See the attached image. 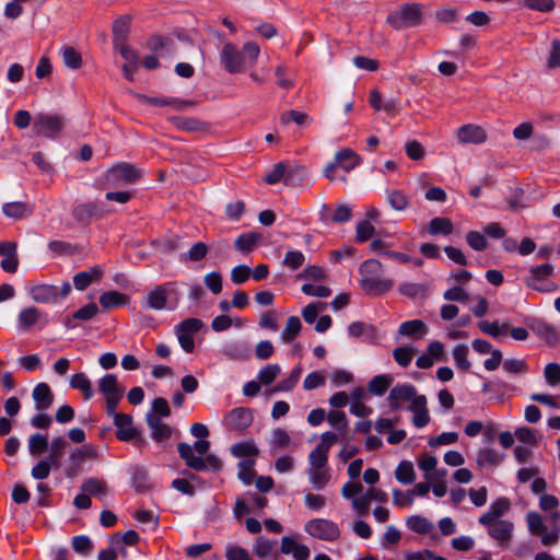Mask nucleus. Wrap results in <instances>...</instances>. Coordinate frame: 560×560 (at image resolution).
<instances>
[{
	"label": "nucleus",
	"instance_id": "obj_1",
	"mask_svg": "<svg viewBox=\"0 0 560 560\" xmlns=\"http://www.w3.org/2000/svg\"><path fill=\"white\" fill-rule=\"evenodd\" d=\"M361 275V288L369 294L380 295L393 287L389 279H381L383 266L376 259L365 260L359 269Z\"/></svg>",
	"mask_w": 560,
	"mask_h": 560
},
{
	"label": "nucleus",
	"instance_id": "obj_2",
	"mask_svg": "<svg viewBox=\"0 0 560 560\" xmlns=\"http://www.w3.org/2000/svg\"><path fill=\"white\" fill-rule=\"evenodd\" d=\"M177 451L185 464L196 471H203L207 469L220 471L223 467L222 460L214 454H207L206 457L192 454V447L188 443H178Z\"/></svg>",
	"mask_w": 560,
	"mask_h": 560
},
{
	"label": "nucleus",
	"instance_id": "obj_3",
	"mask_svg": "<svg viewBox=\"0 0 560 560\" xmlns=\"http://www.w3.org/2000/svg\"><path fill=\"white\" fill-rule=\"evenodd\" d=\"M422 5L419 3H405L387 16V23L395 30L415 27L422 22Z\"/></svg>",
	"mask_w": 560,
	"mask_h": 560
},
{
	"label": "nucleus",
	"instance_id": "obj_4",
	"mask_svg": "<svg viewBox=\"0 0 560 560\" xmlns=\"http://www.w3.org/2000/svg\"><path fill=\"white\" fill-rule=\"evenodd\" d=\"M71 284L63 282L61 288L48 283H37L28 288V295L37 304H56L71 292Z\"/></svg>",
	"mask_w": 560,
	"mask_h": 560
},
{
	"label": "nucleus",
	"instance_id": "obj_5",
	"mask_svg": "<svg viewBox=\"0 0 560 560\" xmlns=\"http://www.w3.org/2000/svg\"><path fill=\"white\" fill-rule=\"evenodd\" d=\"M142 177V172L136 165L120 162L107 170L104 180L106 187H120L133 184Z\"/></svg>",
	"mask_w": 560,
	"mask_h": 560
},
{
	"label": "nucleus",
	"instance_id": "obj_6",
	"mask_svg": "<svg viewBox=\"0 0 560 560\" xmlns=\"http://www.w3.org/2000/svg\"><path fill=\"white\" fill-rule=\"evenodd\" d=\"M66 118L58 114L39 113L33 121V131L38 137L59 138L63 131Z\"/></svg>",
	"mask_w": 560,
	"mask_h": 560
},
{
	"label": "nucleus",
	"instance_id": "obj_7",
	"mask_svg": "<svg viewBox=\"0 0 560 560\" xmlns=\"http://www.w3.org/2000/svg\"><path fill=\"white\" fill-rule=\"evenodd\" d=\"M168 300L174 305L178 303L179 292L176 287V282H166L154 287L147 295V306L151 310H163L167 307Z\"/></svg>",
	"mask_w": 560,
	"mask_h": 560
},
{
	"label": "nucleus",
	"instance_id": "obj_8",
	"mask_svg": "<svg viewBox=\"0 0 560 560\" xmlns=\"http://www.w3.org/2000/svg\"><path fill=\"white\" fill-rule=\"evenodd\" d=\"M553 275L551 264L533 266L529 269V276L525 278V284L538 292H552L557 290V284L550 279Z\"/></svg>",
	"mask_w": 560,
	"mask_h": 560
},
{
	"label": "nucleus",
	"instance_id": "obj_9",
	"mask_svg": "<svg viewBox=\"0 0 560 560\" xmlns=\"http://www.w3.org/2000/svg\"><path fill=\"white\" fill-rule=\"evenodd\" d=\"M308 460L310 468L307 474L310 481L316 489H323L330 479L329 469L327 467L328 455L313 450L310 453Z\"/></svg>",
	"mask_w": 560,
	"mask_h": 560
},
{
	"label": "nucleus",
	"instance_id": "obj_10",
	"mask_svg": "<svg viewBox=\"0 0 560 560\" xmlns=\"http://www.w3.org/2000/svg\"><path fill=\"white\" fill-rule=\"evenodd\" d=\"M305 532L320 540L335 541L340 537L338 525L327 518H314L305 524Z\"/></svg>",
	"mask_w": 560,
	"mask_h": 560
},
{
	"label": "nucleus",
	"instance_id": "obj_11",
	"mask_svg": "<svg viewBox=\"0 0 560 560\" xmlns=\"http://www.w3.org/2000/svg\"><path fill=\"white\" fill-rule=\"evenodd\" d=\"M203 324L198 318H187L180 322L175 327L180 347L187 352L191 353L195 349L194 335L202 328Z\"/></svg>",
	"mask_w": 560,
	"mask_h": 560
},
{
	"label": "nucleus",
	"instance_id": "obj_12",
	"mask_svg": "<svg viewBox=\"0 0 560 560\" xmlns=\"http://www.w3.org/2000/svg\"><path fill=\"white\" fill-rule=\"evenodd\" d=\"M220 61L223 68L231 74L240 73L245 70V57L241 50L231 43L223 45Z\"/></svg>",
	"mask_w": 560,
	"mask_h": 560
},
{
	"label": "nucleus",
	"instance_id": "obj_13",
	"mask_svg": "<svg viewBox=\"0 0 560 560\" xmlns=\"http://www.w3.org/2000/svg\"><path fill=\"white\" fill-rule=\"evenodd\" d=\"M254 416L249 408L237 407L232 409L224 418V425L230 431L243 433L253 423Z\"/></svg>",
	"mask_w": 560,
	"mask_h": 560
},
{
	"label": "nucleus",
	"instance_id": "obj_14",
	"mask_svg": "<svg viewBox=\"0 0 560 560\" xmlns=\"http://www.w3.org/2000/svg\"><path fill=\"white\" fill-rule=\"evenodd\" d=\"M457 139L463 144H481L487 141V131L479 125L466 124L458 128Z\"/></svg>",
	"mask_w": 560,
	"mask_h": 560
},
{
	"label": "nucleus",
	"instance_id": "obj_15",
	"mask_svg": "<svg viewBox=\"0 0 560 560\" xmlns=\"http://www.w3.org/2000/svg\"><path fill=\"white\" fill-rule=\"evenodd\" d=\"M417 388L411 384H397L394 386L388 395V401L392 409L396 410L399 408L402 401H413L419 397Z\"/></svg>",
	"mask_w": 560,
	"mask_h": 560
},
{
	"label": "nucleus",
	"instance_id": "obj_16",
	"mask_svg": "<svg viewBox=\"0 0 560 560\" xmlns=\"http://www.w3.org/2000/svg\"><path fill=\"white\" fill-rule=\"evenodd\" d=\"M42 322L46 324V314L34 305L22 308L18 314V325L21 330H30Z\"/></svg>",
	"mask_w": 560,
	"mask_h": 560
},
{
	"label": "nucleus",
	"instance_id": "obj_17",
	"mask_svg": "<svg viewBox=\"0 0 560 560\" xmlns=\"http://www.w3.org/2000/svg\"><path fill=\"white\" fill-rule=\"evenodd\" d=\"M486 526H488V534L490 537L497 540L501 546H506L510 542L514 528L512 522L501 520L494 521Z\"/></svg>",
	"mask_w": 560,
	"mask_h": 560
},
{
	"label": "nucleus",
	"instance_id": "obj_18",
	"mask_svg": "<svg viewBox=\"0 0 560 560\" xmlns=\"http://www.w3.org/2000/svg\"><path fill=\"white\" fill-rule=\"evenodd\" d=\"M372 501L386 502L387 493L381 489L370 488L364 494L352 500V506L360 514L368 513V509Z\"/></svg>",
	"mask_w": 560,
	"mask_h": 560
},
{
	"label": "nucleus",
	"instance_id": "obj_19",
	"mask_svg": "<svg viewBox=\"0 0 560 560\" xmlns=\"http://www.w3.org/2000/svg\"><path fill=\"white\" fill-rule=\"evenodd\" d=\"M104 276V269L101 266H92L84 271L73 276V285L78 291H84L91 283L98 282Z\"/></svg>",
	"mask_w": 560,
	"mask_h": 560
},
{
	"label": "nucleus",
	"instance_id": "obj_20",
	"mask_svg": "<svg viewBox=\"0 0 560 560\" xmlns=\"http://www.w3.org/2000/svg\"><path fill=\"white\" fill-rule=\"evenodd\" d=\"M114 424L117 428L116 436L120 441H130L137 435V430L132 427V417L128 413H115Z\"/></svg>",
	"mask_w": 560,
	"mask_h": 560
},
{
	"label": "nucleus",
	"instance_id": "obj_21",
	"mask_svg": "<svg viewBox=\"0 0 560 560\" xmlns=\"http://www.w3.org/2000/svg\"><path fill=\"white\" fill-rule=\"evenodd\" d=\"M408 409L413 413L412 423L416 428H423L430 422L427 397L424 395H420L411 401Z\"/></svg>",
	"mask_w": 560,
	"mask_h": 560
},
{
	"label": "nucleus",
	"instance_id": "obj_22",
	"mask_svg": "<svg viewBox=\"0 0 560 560\" xmlns=\"http://www.w3.org/2000/svg\"><path fill=\"white\" fill-rule=\"evenodd\" d=\"M97 313V305L95 303H89L75 311L72 315L66 316L63 324L68 329H73L78 326L79 322H88L95 317Z\"/></svg>",
	"mask_w": 560,
	"mask_h": 560
},
{
	"label": "nucleus",
	"instance_id": "obj_23",
	"mask_svg": "<svg viewBox=\"0 0 560 560\" xmlns=\"http://www.w3.org/2000/svg\"><path fill=\"white\" fill-rule=\"evenodd\" d=\"M511 508V503L506 498H499L493 501L489 508V511L479 517L481 525L493 523L494 521H501L500 517L504 515Z\"/></svg>",
	"mask_w": 560,
	"mask_h": 560
},
{
	"label": "nucleus",
	"instance_id": "obj_24",
	"mask_svg": "<svg viewBox=\"0 0 560 560\" xmlns=\"http://www.w3.org/2000/svg\"><path fill=\"white\" fill-rule=\"evenodd\" d=\"M168 121L177 129L187 132H206L209 130V124L192 117L173 116Z\"/></svg>",
	"mask_w": 560,
	"mask_h": 560
},
{
	"label": "nucleus",
	"instance_id": "obj_25",
	"mask_svg": "<svg viewBox=\"0 0 560 560\" xmlns=\"http://www.w3.org/2000/svg\"><path fill=\"white\" fill-rule=\"evenodd\" d=\"M1 268L7 272H15L19 265L16 244L12 242L0 243Z\"/></svg>",
	"mask_w": 560,
	"mask_h": 560
},
{
	"label": "nucleus",
	"instance_id": "obj_26",
	"mask_svg": "<svg viewBox=\"0 0 560 560\" xmlns=\"http://www.w3.org/2000/svg\"><path fill=\"white\" fill-rule=\"evenodd\" d=\"M96 457V450L95 447L91 445H83L80 448L75 450L73 453L70 454L69 458L72 463V466L66 469V475L68 477H73L79 471V468L81 464L86 458H94Z\"/></svg>",
	"mask_w": 560,
	"mask_h": 560
},
{
	"label": "nucleus",
	"instance_id": "obj_27",
	"mask_svg": "<svg viewBox=\"0 0 560 560\" xmlns=\"http://www.w3.org/2000/svg\"><path fill=\"white\" fill-rule=\"evenodd\" d=\"M32 397L35 408L39 411L49 409L55 398L49 385L46 383L37 384L32 392Z\"/></svg>",
	"mask_w": 560,
	"mask_h": 560
},
{
	"label": "nucleus",
	"instance_id": "obj_28",
	"mask_svg": "<svg viewBox=\"0 0 560 560\" xmlns=\"http://www.w3.org/2000/svg\"><path fill=\"white\" fill-rule=\"evenodd\" d=\"M147 422L152 431V439L155 442H163L171 438L173 432L172 428L168 424L162 422L160 417L156 415L148 413Z\"/></svg>",
	"mask_w": 560,
	"mask_h": 560
},
{
	"label": "nucleus",
	"instance_id": "obj_29",
	"mask_svg": "<svg viewBox=\"0 0 560 560\" xmlns=\"http://www.w3.org/2000/svg\"><path fill=\"white\" fill-rule=\"evenodd\" d=\"M429 331L427 324L421 319L407 320L400 324L398 335L420 339Z\"/></svg>",
	"mask_w": 560,
	"mask_h": 560
},
{
	"label": "nucleus",
	"instance_id": "obj_30",
	"mask_svg": "<svg viewBox=\"0 0 560 560\" xmlns=\"http://www.w3.org/2000/svg\"><path fill=\"white\" fill-rule=\"evenodd\" d=\"M281 552L292 555L295 560H306L310 557V549L305 545H300L295 539L284 536L281 539Z\"/></svg>",
	"mask_w": 560,
	"mask_h": 560
},
{
	"label": "nucleus",
	"instance_id": "obj_31",
	"mask_svg": "<svg viewBox=\"0 0 560 560\" xmlns=\"http://www.w3.org/2000/svg\"><path fill=\"white\" fill-rule=\"evenodd\" d=\"M98 389L105 396H124L125 387L118 383L115 374H106L98 382Z\"/></svg>",
	"mask_w": 560,
	"mask_h": 560
},
{
	"label": "nucleus",
	"instance_id": "obj_32",
	"mask_svg": "<svg viewBox=\"0 0 560 560\" xmlns=\"http://www.w3.org/2000/svg\"><path fill=\"white\" fill-rule=\"evenodd\" d=\"M337 164L346 172L352 171L361 163V158L349 148H343L336 152L335 155Z\"/></svg>",
	"mask_w": 560,
	"mask_h": 560
},
{
	"label": "nucleus",
	"instance_id": "obj_33",
	"mask_svg": "<svg viewBox=\"0 0 560 560\" xmlns=\"http://www.w3.org/2000/svg\"><path fill=\"white\" fill-rule=\"evenodd\" d=\"M130 16L122 15L116 19L113 23V44L125 43L128 39L130 32Z\"/></svg>",
	"mask_w": 560,
	"mask_h": 560
},
{
	"label": "nucleus",
	"instance_id": "obj_34",
	"mask_svg": "<svg viewBox=\"0 0 560 560\" xmlns=\"http://www.w3.org/2000/svg\"><path fill=\"white\" fill-rule=\"evenodd\" d=\"M98 302L105 310H110L126 305L129 302V296L116 290H110L102 293Z\"/></svg>",
	"mask_w": 560,
	"mask_h": 560
},
{
	"label": "nucleus",
	"instance_id": "obj_35",
	"mask_svg": "<svg viewBox=\"0 0 560 560\" xmlns=\"http://www.w3.org/2000/svg\"><path fill=\"white\" fill-rule=\"evenodd\" d=\"M349 335L354 338L364 337L368 341L374 342L377 339V330L374 326L362 322H354L348 328Z\"/></svg>",
	"mask_w": 560,
	"mask_h": 560
},
{
	"label": "nucleus",
	"instance_id": "obj_36",
	"mask_svg": "<svg viewBox=\"0 0 560 560\" xmlns=\"http://www.w3.org/2000/svg\"><path fill=\"white\" fill-rule=\"evenodd\" d=\"M276 540H269L264 536H259L254 545V552L259 559H267L273 557L275 559L278 557L276 551Z\"/></svg>",
	"mask_w": 560,
	"mask_h": 560
},
{
	"label": "nucleus",
	"instance_id": "obj_37",
	"mask_svg": "<svg viewBox=\"0 0 560 560\" xmlns=\"http://www.w3.org/2000/svg\"><path fill=\"white\" fill-rule=\"evenodd\" d=\"M3 213L11 219H22L32 214V209L28 205L22 201H13L4 203L2 207Z\"/></svg>",
	"mask_w": 560,
	"mask_h": 560
},
{
	"label": "nucleus",
	"instance_id": "obj_38",
	"mask_svg": "<svg viewBox=\"0 0 560 560\" xmlns=\"http://www.w3.org/2000/svg\"><path fill=\"white\" fill-rule=\"evenodd\" d=\"M261 241V235L257 232H248L241 234L234 243L237 250L247 254Z\"/></svg>",
	"mask_w": 560,
	"mask_h": 560
},
{
	"label": "nucleus",
	"instance_id": "obj_39",
	"mask_svg": "<svg viewBox=\"0 0 560 560\" xmlns=\"http://www.w3.org/2000/svg\"><path fill=\"white\" fill-rule=\"evenodd\" d=\"M409 529L418 534H429L434 529V524L421 515L409 516L406 521Z\"/></svg>",
	"mask_w": 560,
	"mask_h": 560
},
{
	"label": "nucleus",
	"instance_id": "obj_40",
	"mask_svg": "<svg viewBox=\"0 0 560 560\" xmlns=\"http://www.w3.org/2000/svg\"><path fill=\"white\" fill-rule=\"evenodd\" d=\"M418 353V349L411 346H401L393 350V358L398 365L407 368L413 357Z\"/></svg>",
	"mask_w": 560,
	"mask_h": 560
},
{
	"label": "nucleus",
	"instance_id": "obj_41",
	"mask_svg": "<svg viewBox=\"0 0 560 560\" xmlns=\"http://www.w3.org/2000/svg\"><path fill=\"white\" fill-rule=\"evenodd\" d=\"M389 206L396 211H405L409 207V197L398 189H390L386 192Z\"/></svg>",
	"mask_w": 560,
	"mask_h": 560
},
{
	"label": "nucleus",
	"instance_id": "obj_42",
	"mask_svg": "<svg viewBox=\"0 0 560 560\" xmlns=\"http://www.w3.org/2000/svg\"><path fill=\"white\" fill-rule=\"evenodd\" d=\"M428 232L431 235H448L453 232V223L447 218L436 217L433 218L428 225Z\"/></svg>",
	"mask_w": 560,
	"mask_h": 560
},
{
	"label": "nucleus",
	"instance_id": "obj_43",
	"mask_svg": "<svg viewBox=\"0 0 560 560\" xmlns=\"http://www.w3.org/2000/svg\"><path fill=\"white\" fill-rule=\"evenodd\" d=\"M70 386L82 392L85 399L93 396L92 383L84 373L73 374L70 380Z\"/></svg>",
	"mask_w": 560,
	"mask_h": 560
},
{
	"label": "nucleus",
	"instance_id": "obj_44",
	"mask_svg": "<svg viewBox=\"0 0 560 560\" xmlns=\"http://www.w3.org/2000/svg\"><path fill=\"white\" fill-rule=\"evenodd\" d=\"M326 418L328 423L340 432L341 438H347L348 419L343 411H329Z\"/></svg>",
	"mask_w": 560,
	"mask_h": 560
},
{
	"label": "nucleus",
	"instance_id": "obj_45",
	"mask_svg": "<svg viewBox=\"0 0 560 560\" xmlns=\"http://www.w3.org/2000/svg\"><path fill=\"white\" fill-rule=\"evenodd\" d=\"M301 320L296 316H290L287 319L285 327L281 332V338L285 343H291L301 331Z\"/></svg>",
	"mask_w": 560,
	"mask_h": 560
},
{
	"label": "nucleus",
	"instance_id": "obj_46",
	"mask_svg": "<svg viewBox=\"0 0 560 560\" xmlns=\"http://www.w3.org/2000/svg\"><path fill=\"white\" fill-rule=\"evenodd\" d=\"M308 176V171L305 166L294 165L287 168V175L284 177V185L296 186L301 185L304 179Z\"/></svg>",
	"mask_w": 560,
	"mask_h": 560
},
{
	"label": "nucleus",
	"instance_id": "obj_47",
	"mask_svg": "<svg viewBox=\"0 0 560 560\" xmlns=\"http://www.w3.org/2000/svg\"><path fill=\"white\" fill-rule=\"evenodd\" d=\"M398 291L410 299L425 298L428 293V287L421 283L404 282L399 284Z\"/></svg>",
	"mask_w": 560,
	"mask_h": 560
},
{
	"label": "nucleus",
	"instance_id": "obj_48",
	"mask_svg": "<svg viewBox=\"0 0 560 560\" xmlns=\"http://www.w3.org/2000/svg\"><path fill=\"white\" fill-rule=\"evenodd\" d=\"M392 382H393L392 375H387V374L376 375L369 382V390L372 394L382 396L383 394L386 393V390L390 386Z\"/></svg>",
	"mask_w": 560,
	"mask_h": 560
},
{
	"label": "nucleus",
	"instance_id": "obj_49",
	"mask_svg": "<svg viewBox=\"0 0 560 560\" xmlns=\"http://www.w3.org/2000/svg\"><path fill=\"white\" fill-rule=\"evenodd\" d=\"M479 329L493 338H499L502 334H506L510 329L509 323L499 324L498 322L490 323L488 320H481L478 323Z\"/></svg>",
	"mask_w": 560,
	"mask_h": 560
},
{
	"label": "nucleus",
	"instance_id": "obj_50",
	"mask_svg": "<svg viewBox=\"0 0 560 560\" xmlns=\"http://www.w3.org/2000/svg\"><path fill=\"white\" fill-rule=\"evenodd\" d=\"M395 477L401 483H412L416 480V474L412 464L407 460L400 462L396 468Z\"/></svg>",
	"mask_w": 560,
	"mask_h": 560
},
{
	"label": "nucleus",
	"instance_id": "obj_51",
	"mask_svg": "<svg viewBox=\"0 0 560 560\" xmlns=\"http://www.w3.org/2000/svg\"><path fill=\"white\" fill-rule=\"evenodd\" d=\"M62 60L67 68L77 70L82 66L81 54L71 46L63 47L61 49Z\"/></svg>",
	"mask_w": 560,
	"mask_h": 560
},
{
	"label": "nucleus",
	"instance_id": "obj_52",
	"mask_svg": "<svg viewBox=\"0 0 560 560\" xmlns=\"http://www.w3.org/2000/svg\"><path fill=\"white\" fill-rule=\"evenodd\" d=\"M97 206L94 202H88L77 206L72 215L75 221L86 223L89 220L96 214Z\"/></svg>",
	"mask_w": 560,
	"mask_h": 560
},
{
	"label": "nucleus",
	"instance_id": "obj_53",
	"mask_svg": "<svg viewBox=\"0 0 560 560\" xmlns=\"http://www.w3.org/2000/svg\"><path fill=\"white\" fill-rule=\"evenodd\" d=\"M469 349L466 345H457L453 349V357L455 364L458 369L468 372L471 368V364L468 360Z\"/></svg>",
	"mask_w": 560,
	"mask_h": 560
},
{
	"label": "nucleus",
	"instance_id": "obj_54",
	"mask_svg": "<svg viewBox=\"0 0 560 560\" xmlns=\"http://www.w3.org/2000/svg\"><path fill=\"white\" fill-rule=\"evenodd\" d=\"M81 490L91 495L105 494L107 492V485L104 480L89 478L83 481Z\"/></svg>",
	"mask_w": 560,
	"mask_h": 560
},
{
	"label": "nucleus",
	"instance_id": "obj_55",
	"mask_svg": "<svg viewBox=\"0 0 560 560\" xmlns=\"http://www.w3.org/2000/svg\"><path fill=\"white\" fill-rule=\"evenodd\" d=\"M208 246L203 242L195 243L188 250L187 254L182 256L183 261L196 262L203 259L208 254Z\"/></svg>",
	"mask_w": 560,
	"mask_h": 560
},
{
	"label": "nucleus",
	"instance_id": "obj_56",
	"mask_svg": "<svg viewBox=\"0 0 560 560\" xmlns=\"http://www.w3.org/2000/svg\"><path fill=\"white\" fill-rule=\"evenodd\" d=\"M345 439L346 438L340 436V433L337 434L331 431H326L320 435V443L314 448V451L328 455L330 447L339 440Z\"/></svg>",
	"mask_w": 560,
	"mask_h": 560
},
{
	"label": "nucleus",
	"instance_id": "obj_57",
	"mask_svg": "<svg viewBox=\"0 0 560 560\" xmlns=\"http://www.w3.org/2000/svg\"><path fill=\"white\" fill-rule=\"evenodd\" d=\"M255 460L245 459L238 464V478L245 483L250 485L255 477Z\"/></svg>",
	"mask_w": 560,
	"mask_h": 560
},
{
	"label": "nucleus",
	"instance_id": "obj_58",
	"mask_svg": "<svg viewBox=\"0 0 560 560\" xmlns=\"http://www.w3.org/2000/svg\"><path fill=\"white\" fill-rule=\"evenodd\" d=\"M48 447V440L39 433L31 435L28 440V451L33 456L39 455Z\"/></svg>",
	"mask_w": 560,
	"mask_h": 560
},
{
	"label": "nucleus",
	"instance_id": "obj_59",
	"mask_svg": "<svg viewBox=\"0 0 560 560\" xmlns=\"http://www.w3.org/2000/svg\"><path fill=\"white\" fill-rule=\"evenodd\" d=\"M528 530L530 534L540 536L547 529L541 516L537 512H529L526 516Z\"/></svg>",
	"mask_w": 560,
	"mask_h": 560
},
{
	"label": "nucleus",
	"instance_id": "obj_60",
	"mask_svg": "<svg viewBox=\"0 0 560 560\" xmlns=\"http://www.w3.org/2000/svg\"><path fill=\"white\" fill-rule=\"evenodd\" d=\"M374 233H375V229L369 220L360 221L357 224V229H355V242L364 243L369 238H371Z\"/></svg>",
	"mask_w": 560,
	"mask_h": 560
},
{
	"label": "nucleus",
	"instance_id": "obj_61",
	"mask_svg": "<svg viewBox=\"0 0 560 560\" xmlns=\"http://www.w3.org/2000/svg\"><path fill=\"white\" fill-rule=\"evenodd\" d=\"M500 455L492 448L480 450L477 457V464L480 467L486 465H499L501 463Z\"/></svg>",
	"mask_w": 560,
	"mask_h": 560
},
{
	"label": "nucleus",
	"instance_id": "obj_62",
	"mask_svg": "<svg viewBox=\"0 0 560 560\" xmlns=\"http://www.w3.org/2000/svg\"><path fill=\"white\" fill-rule=\"evenodd\" d=\"M281 368L278 364H269L258 373L259 383L270 385L280 374Z\"/></svg>",
	"mask_w": 560,
	"mask_h": 560
},
{
	"label": "nucleus",
	"instance_id": "obj_63",
	"mask_svg": "<svg viewBox=\"0 0 560 560\" xmlns=\"http://www.w3.org/2000/svg\"><path fill=\"white\" fill-rule=\"evenodd\" d=\"M544 376L548 385L557 386L560 383V364L548 363L545 366Z\"/></svg>",
	"mask_w": 560,
	"mask_h": 560
},
{
	"label": "nucleus",
	"instance_id": "obj_64",
	"mask_svg": "<svg viewBox=\"0 0 560 560\" xmlns=\"http://www.w3.org/2000/svg\"><path fill=\"white\" fill-rule=\"evenodd\" d=\"M547 66L549 69L560 68V39L555 38L551 42V48L547 59Z\"/></svg>",
	"mask_w": 560,
	"mask_h": 560
}]
</instances>
